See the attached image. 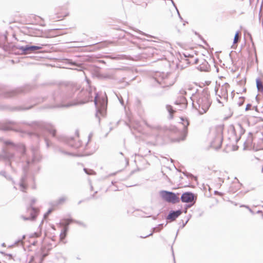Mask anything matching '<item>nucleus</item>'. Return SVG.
Wrapping results in <instances>:
<instances>
[{
	"label": "nucleus",
	"mask_w": 263,
	"mask_h": 263,
	"mask_svg": "<svg viewBox=\"0 0 263 263\" xmlns=\"http://www.w3.org/2000/svg\"><path fill=\"white\" fill-rule=\"evenodd\" d=\"M73 97L72 95H66L62 103L58 105L57 107H70L74 105L79 104H84L89 101H92L93 96H92V92L90 91L82 90L81 91L78 96V99L76 101H69L67 103L66 102L69 99Z\"/></svg>",
	"instance_id": "f257e3e1"
},
{
	"label": "nucleus",
	"mask_w": 263,
	"mask_h": 263,
	"mask_svg": "<svg viewBox=\"0 0 263 263\" xmlns=\"http://www.w3.org/2000/svg\"><path fill=\"white\" fill-rule=\"evenodd\" d=\"M211 104L209 96L206 93L202 92L198 93L195 96L193 101V105L197 109L199 114L203 115L209 109Z\"/></svg>",
	"instance_id": "f03ea898"
},
{
	"label": "nucleus",
	"mask_w": 263,
	"mask_h": 263,
	"mask_svg": "<svg viewBox=\"0 0 263 263\" xmlns=\"http://www.w3.org/2000/svg\"><path fill=\"white\" fill-rule=\"evenodd\" d=\"M154 80L162 87L172 86L175 83L174 76L172 73H158Z\"/></svg>",
	"instance_id": "7ed1b4c3"
},
{
	"label": "nucleus",
	"mask_w": 263,
	"mask_h": 263,
	"mask_svg": "<svg viewBox=\"0 0 263 263\" xmlns=\"http://www.w3.org/2000/svg\"><path fill=\"white\" fill-rule=\"evenodd\" d=\"M187 64H197L198 65L197 68L201 71H208L210 69V65L208 62L203 58H195L191 57L189 59H185Z\"/></svg>",
	"instance_id": "20e7f679"
},
{
	"label": "nucleus",
	"mask_w": 263,
	"mask_h": 263,
	"mask_svg": "<svg viewBox=\"0 0 263 263\" xmlns=\"http://www.w3.org/2000/svg\"><path fill=\"white\" fill-rule=\"evenodd\" d=\"M223 128L221 126H216L213 133L215 136L214 139L211 142V146L215 149L219 148L222 142Z\"/></svg>",
	"instance_id": "39448f33"
},
{
	"label": "nucleus",
	"mask_w": 263,
	"mask_h": 263,
	"mask_svg": "<svg viewBox=\"0 0 263 263\" xmlns=\"http://www.w3.org/2000/svg\"><path fill=\"white\" fill-rule=\"evenodd\" d=\"M160 194L162 198L168 202L176 203L180 201L179 198L173 192L161 191Z\"/></svg>",
	"instance_id": "423d86ee"
},
{
	"label": "nucleus",
	"mask_w": 263,
	"mask_h": 263,
	"mask_svg": "<svg viewBox=\"0 0 263 263\" xmlns=\"http://www.w3.org/2000/svg\"><path fill=\"white\" fill-rule=\"evenodd\" d=\"M36 202V200L33 198L31 199V203L30 207L28 208L27 211L30 213V217H25L23 215L21 216V218L24 220H34L37 215L39 210L38 209L33 208V205Z\"/></svg>",
	"instance_id": "0eeeda50"
},
{
	"label": "nucleus",
	"mask_w": 263,
	"mask_h": 263,
	"mask_svg": "<svg viewBox=\"0 0 263 263\" xmlns=\"http://www.w3.org/2000/svg\"><path fill=\"white\" fill-rule=\"evenodd\" d=\"M230 131L234 135V139L236 142L240 139L241 136L245 132V130L240 124H238L236 127L232 126L230 128Z\"/></svg>",
	"instance_id": "6e6552de"
},
{
	"label": "nucleus",
	"mask_w": 263,
	"mask_h": 263,
	"mask_svg": "<svg viewBox=\"0 0 263 263\" xmlns=\"http://www.w3.org/2000/svg\"><path fill=\"white\" fill-rule=\"evenodd\" d=\"M17 49H20L22 53L21 54H27L33 52L35 50L42 49L41 46H16Z\"/></svg>",
	"instance_id": "1a4fd4ad"
},
{
	"label": "nucleus",
	"mask_w": 263,
	"mask_h": 263,
	"mask_svg": "<svg viewBox=\"0 0 263 263\" xmlns=\"http://www.w3.org/2000/svg\"><path fill=\"white\" fill-rule=\"evenodd\" d=\"M180 121H181V122L180 123H181V124L183 126V128L184 134V135L182 137L177 138V139H175V140H174V141L179 142L180 141H183L185 139V138L186 136V128H187V126L189 125V121L186 118H184L183 117L180 118Z\"/></svg>",
	"instance_id": "9d476101"
},
{
	"label": "nucleus",
	"mask_w": 263,
	"mask_h": 263,
	"mask_svg": "<svg viewBox=\"0 0 263 263\" xmlns=\"http://www.w3.org/2000/svg\"><path fill=\"white\" fill-rule=\"evenodd\" d=\"M194 195L192 193L185 192L181 195V200L183 202H191L194 200Z\"/></svg>",
	"instance_id": "9b49d317"
},
{
	"label": "nucleus",
	"mask_w": 263,
	"mask_h": 263,
	"mask_svg": "<svg viewBox=\"0 0 263 263\" xmlns=\"http://www.w3.org/2000/svg\"><path fill=\"white\" fill-rule=\"evenodd\" d=\"M66 221H67V222H66V226L65 227V228L64 229L63 232H62L61 233V234H60V238H61V240L64 239L65 237H66V232H67V231L68 230L67 226L68 224H69L70 222H76V223H78V224H79L80 225L84 226V224L82 222L73 220H72L71 219H67Z\"/></svg>",
	"instance_id": "f8f14e48"
},
{
	"label": "nucleus",
	"mask_w": 263,
	"mask_h": 263,
	"mask_svg": "<svg viewBox=\"0 0 263 263\" xmlns=\"http://www.w3.org/2000/svg\"><path fill=\"white\" fill-rule=\"evenodd\" d=\"M255 138L259 139L260 141V148H263V124L259 127L258 130L255 135Z\"/></svg>",
	"instance_id": "ddd939ff"
},
{
	"label": "nucleus",
	"mask_w": 263,
	"mask_h": 263,
	"mask_svg": "<svg viewBox=\"0 0 263 263\" xmlns=\"http://www.w3.org/2000/svg\"><path fill=\"white\" fill-rule=\"evenodd\" d=\"M40 128L45 129L49 132L53 136L55 135V130L54 127L49 124H41L39 125Z\"/></svg>",
	"instance_id": "4468645a"
},
{
	"label": "nucleus",
	"mask_w": 263,
	"mask_h": 263,
	"mask_svg": "<svg viewBox=\"0 0 263 263\" xmlns=\"http://www.w3.org/2000/svg\"><path fill=\"white\" fill-rule=\"evenodd\" d=\"M182 213V211L180 210L177 211H171L167 217V219L171 220V221L175 220L177 217H178Z\"/></svg>",
	"instance_id": "2eb2a0df"
},
{
	"label": "nucleus",
	"mask_w": 263,
	"mask_h": 263,
	"mask_svg": "<svg viewBox=\"0 0 263 263\" xmlns=\"http://www.w3.org/2000/svg\"><path fill=\"white\" fill-rule=\"evenodd\" d=\"M32 154V161H39L41 159V157L38 154V149L37 147H32L31 149Z\"/></svg>",
	"instance_id": "dca6fc26"
},
{
	"label": "nucleus",
	"mask_w": 263,
	"mask_h": 263,
	"mask_svg": "<svg viewBox=\"0 0 263 263\" xmlns=\"http://www.w3.org/2000/svg\"><path fill=\"white\" fill-rule=\"evenodd\" d=\"M229 86L228 84H226L222 85L221 87L219 88L220 90L221 91V95H219L220 98H226L228 96V90L227 88Z\"/></svg>",
	"instance_id": "f3484780"
},
{
	"label": "nucleus",
	"mask_w": 263,
	"mask_h": 263,
	"mask_svg": "<svg viewBox=\"0 0 263 263\" xmlns=\"http://www.w3.org/2000/svg\"><path fill=\"white\" fill-rule=\"evenodd\" d=\"M253 143V137L251 133H248V136L246 141L244 142V144L246 147L252 146Z\"/></svg>",
	"instance_id": "a211bd4d"
},
{
	"label": "nucleus",
	"mask_w": 263,
	"mask_h": 263,
	"mask_svg": "<svg viewBox=\"0 0 263 263\" xmlns=\"http://www.w3.org/2000/svg\"><path fill=\"white\" fill-rule=\"evenodd\" d=\"M130 127H133V128L138 130V131H140L141 128V124L139 122V121L137 120H134L130 121Z\"/></svg>",
	"instance_id": "6ab92c4d"
},
{
	"label": "nucleus",
	"mask_w": 263,
	"mask_h": 263,
	"mask_svg": "<svg viewBox=\"0 0 263 263\" xmlns=\"http://www.w3.org/2000/svg\"><path fill=\"white\" fill-rule=\"evenodd\" d=\"M97 98H98V95H96L95 97V99H94V102H95V105L98 108H99L98 104L100 103L101 107L102 108H103L105 106V100L104 99H103L101 100V101H100L99 100H98Z\"/></svg>",
	"instance_id": "aec40b11"
},
{
	"label": "nucleus",
	"mask_w": 263,
	"mask_h": 263,
	"mask_svg": "<svg viewBox=\"0 0 263 263\" xmlns=\"http://www.w3.org/2000/svg\"><path fill=\"white\" fill-rule=\"evenodd\" d=\"M176 104H182L183 107H186L187 103L186 98L184 96H181L180 99L176 101Z\"/></svg>",
	"instance_id": "412c9836"
},
{
	"label": "nucleus",
	"mask_w": 263,
	"mask_h": 263,
	"mask_svg": "<svg viewBox=\"0 0 263 263\" xmlns=\"http://www.w3.org/2000/svg\"><path fill=\"white\" fill-rule=\"evenodd\" d=\"M256 86L257 90L259 91H263V85L260 81V80L259 79H257L256 80Z\"/></svg>",
	"instance_id": "4be33fe9"
},
{
	"label": "nucleus",
	"mask_w": 263,
	"mask_h": 263,
	"mask_svg": "<svg viewBox=\"0 0 263 263\" xmlns=\"http://www.w3.org/2000/svg\"><path fill=\"white\" fill-rule=\"evenodd\" d=\"M73 139H72L70 140V141L69 142V143L68 144L72 147H73V148H77L78 147H79L81 145L80 143H78V144H73Z\"/></svg>",
	"instance_id": "5701e85b"
},
{
	"label": "nucleus",
	"mask_w": 263,
	"mask_h": 263,
	"mask_svg": "<svg viewBox=\"0 0 263 263\" xmlns=\"http://www.w3.org/2000/svg\"><path fill=\"white\" fill-rule=\"evenodd\" d=\"M24 181H25V177H23L21 179V182L20 184L21 190L23 192H25V190L26 189V186L24 184Z\"/></svg>",
	"instance_id": "b1692460"
},
{
	"label": "nucleus",
	"mask_w": 263,
	"mask_h": 263,
	"mask_svg": "<svg viewBox=\"0 0 263 263\" xmlns=\"http://www.w3.org/2000/svg\"><path fill=\"white\" fill-rule=\"evenodd\" d=\"M166 108L167 111L169 112V113L170 114L171 118H172V115H173V112H174V111L171 105H166Z\"/></svg>",
	"instance_id": "393cba45"
},
{
	"label": "nucleus",
	"mask_w": 263,
	"mask_h": 263,
	"mask_svg": "<svg viewBox=\"0 0 263 263\" xmlns=\"http://www.w3.org/2000/svg\"><path fill=\"white\" fill-rule=\"evenodd\" d=\"M0 175L3 176H4V177H5L8 180H11V177L10 176H9V175H7L6 174V172H5V171H1V172H0Z\"/></svg>",
	"instance_id": "a878e982"
},
{
	"label": "nucleus",
	"mask_w": 263,
	"mask_h": 263,
	"mask_svg": "<svg viewBox=\"0 0 263 263\" xmlns=\"http://www.w3.org/2000/svg\"><path fill=\"white\" fill-rule=\"evenodd\" d=\"M66 200H67L66 197H65V196L61 197L59 199V200L58 201V203L61 204V203L64 202Z\"/></svg>",
	"instance_id": "bb28decb"
},
{
	"label": "nucleus",
	"mask_w": 263,
	"mask_h": 263,
	"mask_svg": "<svg viewBox=\"0 0 263 263\" xmlns=\"http://www.w3.org/2000/svg\"><path fill=\"white\" fill-rule=\"evenodd\" d=\"M163 228V224H160L158 227L153 228L154 232H159Z\"/></svg>",
	"instance_id": "cd10ccee"
},
{
	"label": "nucleus",
	"mask_w": 263,
	"mask_h": 263,
	"mask_svg": "<svg viewBox=\"0 0 263 263\" xmlns=\"http://www.w3.org/2000/svg\"><path fill=\"white\" fill-rule=\"evenodd\" d=\"M5 157L7 159H8L9 160H11L14 157V155L13 154L7 152L5 154Z\"/></svg>",
	"instance_id": "c85d7f7f"
},
{
	"label": "nucleus",
	"mask_w": 263,
	"mask_h": 263,
	"mask_svg": "<svg viewBox=\"0 0 263 263\" xmlns=\"http://www.w3.org/2000/svg\"><path fill=\"white\" fill-rule=\"evenodd\" d=\"M238 35H239V32L237 31L235 34L234 40H233V43L236 44L238 42Z\"/></svg>",
	"instance_id": "c756f323"
},
{
	"label": "nucleus",
	"mask_w": 263,
	"mask_h": 263,
	"mask_svg": "<svg viewBox=\"0 0 263 263\" xmlns=\"http://www.w3.org/2000/svg\"><path fill=\"white\" fill-rule=\"evenodd\" d=\"M84 171L88 175H93L95 174V172L92 170H87L86 168H84Z\"/></svg>",
	"instance_id": "7c9ffc66"
},
{
	"label": "nucleus",
	"mask_w": 263,
	"mask_h": 263,
	"mask_svg": "<svg viewBox=\"0 0 263 263\" xmlns=\"http://www.w3.org/2000/svg\"><path fill=\"white\" fill-rule=\"evenodd\" d=\"M152 50H153V49L151 48H146V49H145V50H144V53H145L146 54H148V55L149 54H152V53L151 52Z\"/></svg>",
	"instance_id": "2f4dec72"
},
{
	"label": "nucleus",
	"mask_w": 263,
	"mask_h": 263,
	"mask_svg": "<svg viewBox=\"0 0 263 263\" xmlns=\"http://www.w3.org/2000/svg\"><path fill=\"white\" fill-rule=\"evenodd\" d=\"M19 149H20V151L22 152L23 155L25 154V146L24 145H23V144L19 146Z\"/></svg>",
	"instance_id": "473e14b6"
},
{
	"label": "nucleus",
	"mask_w": 263,
	"mask_h": 263,
	"mask_svg": "<svg viewBox=\"0 0 263 263\" xmlns=\"http://www.w3.org/2000/svg\"><path fill=\"white\" fill-rule=\"evenodd\" d=\"M186 91L184 89H181L179 91V94L181 96H184V95L186 94Z\"/></svg>",
	"instance_id": "72a5a7b5"
},
{
	"label": "nucleus",
	"mask_w": 263,
	"mask_h": 263,
	"mask_svg": "<svg viewBox=\"0 0 263 263\" xmlns=\"http://www.w3.org/2000/svg\"><path fill=\"white\" fill-rule=\"evenodd\" d=\"M111 59L114 60H120L122 59V55H118L115 57L110 56V57Z\"/></svg>",
	"instance_id": "f704fd0d"
},
{
	"label": "nucleus",
	"mask_w": 263,
	"mask_h": 263,
	"mask_svg": "<svg viewBox=\"0 0 263 263\" xmlns=\"http://www.w3.org/2000/svg\"><path fill=\"white\" fill-rule=\"evenodd\" d=\"M52 211V210L51 209H49L48 211L44 215V219H46L48 217L49 214L51 213Z\"/></svg>",
	"instance_id": "c9c22d12"
},
{
	"label": "nucleus",
	"mask_w": 263,
	"mask_h": 263,
	"mask_svg": "<svg viewBox=\"0 0 263 263\" xmlns=\"http://www.w3.org/2000/svg\"><path fill=\"white\" fill-rule=\"evenodd\" d=\"M252 106L251 104H248L246 106V110H249L251 108V107Z\"/></svg>",
	"instance_id": "e433bc0d"
},
{
	"label": "nucleus",
	"mask_w": 263,
	"mask_h": 263,
	"mask_svg": "<svg viewBox=\"0 0 263 263\" xmlns=\"http://www.w3.org/2000/svg\"><path fill=\"white\" fill-rule=\"evenodd\" d=\"M44 139L46 142L47 147H49V142L47 140V139L45 137H44Z\"/></svg>",
	"instance_id": "4c0bfd02"
},
{
	"label": "nucleus",
	"mask_w": 263,
	"mask_h": 263,
	"mask_svg": "<svg viewBox=\"0 0 263 263\" xmlns=\"http://www.w3.org/2000/svg\"><path fill=\"white\" fill-rule=\"evenodd\" d=\"M240 101L238 103L239 106H241L243 104L242 99H240Z\"/></svg>",
	"instance_id": "58836bf2"
},
{
	"label": "nucleus",
	"mask_w": 263,
	"mask_h": 263,
	"mask_svg": "<svg viewBox=\"0 0 263 263\" xmlns=\"http://www.w3.org/2000/svg\"><path fill=\"white\" fill-rule=\"evenodd\" d=\"M5 144H6V145H8V144H12L11 142H10V141H5Z\"/></svg>",
	"instance_id": "ea45409f"
},
{
	"label": "nucleus",
	"mask_w": 263,
	"mask_h": 263,
	"mask_svg": "<svg viewBox=\"0 0 263 263\" xmlns=\"http://www.w3.org/2000/svg\"><path fill=\"white\" fill-rule=\"evenodd\" d=\"M152 235V233H150L149 234L147 235H146V236H141V238H146L148 236H151Z\"/></svg>",
	"instance_id": "a19ab883"
},
{
	"label": "nucleus",
	"mask_w": 263,
	"mask_h": 263,
	"mask_svg": "<svg viewBox=\"0 0 263 263\" xmlns=\"http://www.w3.org/2000/svg\"><path fill=\"white\" fill-rule=\"evenodd\" d=\"M61 153H63V154H67V155H71L70 153H67V152H65L64 151H61Z\"/></svg>",
	"instance_id": "79ce46f5"
},
{
	"label": "nucleus",
	"mask_w": 263,
	"mask_h": 263,
	"mask_svg": "<svg viewBox=\"0 0 263 263\" xmlns=\"http://www.w3.org/2000/svg\"><path fill=\"white\" fill-rule=\"evenodd\" d=\"M214 193H215V194H216V195H221V194L218 191H215Z\"/></svg>",
	"instance_id": "37998d69"
},
{
	"label": "nucleus",
	"mask_w": 263,
	"mask_h": 263,
	"mask_svg": "<svg viewBox=\"0 0 263 263\" xmlns=\"http://www.w3.org/2000/svg\"><path fill=\"white\" fill-rule=\"evenodd\" d=\"M72 64L74 65H77V66H78L79 67H81V64H77L75 63H72Z\"/></svg>",
	"instance_id": "c03bdc74"
},
{
	"label": "nucleus",
	"mask_w": 263,
	"mask_h": 263,
	"mask_svg": "<svg viewBox=\"0 0 263 263\" xmlns=\"http://www.w3.org/2000/svg\"><path fill=\"white\" fill-rule=\"evenodd\" d=\"M241 206H244L245 208H246L247 209L249 210V209H250L248 206L247 205H241Z\"/></svg>",
	"instance_id": "a18cd8bd"
},
{
	"label": "nucleus",
	"mask_w": 263,
	"mask_h": 263,
	"mask_svg": "<svg viewBox=\"0 0 263 263\" xmlns=\"http://www.w3.org/2000/svg\"><path fill=\"white\" fill-rule=\"evenodd\" d=\"M249 211H250L252 214H254L253 211L251 209H249Z\"/></svg>",
	"instance_id": "49530a36"
},
{
	"label": "nucleus",
	"mask_w": 263,
	"mask_h": 263,
	"mask_svg": "<svg viewBox=\"0 0 263 263\" xmlns=\"http://www.w3.org/2000/svg\"><path fill=\"white\" fill-rule=\"evenodd\" d=\"M27 162L28 164L30 163V160H29V159H27Z\"/></svg>",
	"instance_id": "de8ad7c7"
},
{
	"label": "nucleus",
	"mask_w": 263,
	"mask_h": 263,
	"mask_svg": "<svg viewBox=\"0 0 263 263\" xmlns=\"http://www.w3.org/2000/svg\"><path fill=\"white\" fill-rule=\"evenodd\" d=\"M2 246L3 247H5V246H6V245H5V243H3L2 244Z\"/></svg>",
	"instance_id": "09e8293b"
},
{
	"label": "nucleus",
	"mask_w": 263,
	"mask_h": 263,
	"mask_svg": "<svg viewBox=\"0 0 263 263\" xmlns=\"http://www.w3.org/2000/svg\"><path fill=\"white\" fill-rule=\"evenodd\" d=\"M261 212H261V211H258L257 213H261Z\"/></svg>",
	"instance_id": "8fccbe9b"
},
{
	"label": "nucleus",
	"mask_w": 263,
	"mask_h": 263,
	"mask_svg": "<svg viewBox=\"0 0 263 263\" xmlns=\"http://www.w3.org/2000/svg\"><path fill=\"white\" fill-rule=\"evenodd\" d=\"M145 122V124L147 125V126H148V125L146 123V122L145 121H144Z\"/></svg>",
	"instance_id": "3c124183"
},
{
	"label": "nucleus",
	"mask_w": 263,
	"mask_h": 263,
	"mask_svg": "<svg viewBox=\"0 0 263 263\" xmlns=\"http://www.w3.org/2000/svg\"><path fill=\"white\" fill-rule=\"evenodd\" d=\"M81 203V201H80L79 202H78V204H80Z\"/></svg>",
	"instance_id": "603ef678"
},
{
	"label": "nucleus",
	"mask_w": 263,
	"mask_h": 263,
	"mask_svg": "<svg viewBox=\"0 0 263 263\" xmlns=\"http://www.w3.org/2000/svg\"><path fill=\"white\" fill-rule=\"evenodd\" d=\"M219 89L218 88V89H217V92H219Z\"/></svg>",
	"instance_id": "864d4df0"
},
{
	"label": "nucleus",
	"mask_w": 263,
	"mask_h": 263,
	"mask_svg": "<svg viewBox=\"0 0 263 263\" xmlns=\"http://www.w3.org/2000/svg\"><path fill=\"white\" fill-rule=\"evenodd\" d=\"M140 33L143 34V33H142L141 31H139Z\"/></svg>",
	"instance_id": "5fc2aeb1"
},
{
	"label": "nucleus",
	"mask_w": 263,
	"mask_h": 263,
	"mask_svg": "<svg viewBox=\"0 0 263 263\" xmlns=\"http://www.w3.org/2000/svg\"><path fill=\"white\" fill-rule=\"evenodd\" d=\"M178 14H179V15H180L179 12L178 11ZM180 17L181 18V17Z\"/></svg>",
	"instance_id": "6e6d98bb"
},
{
	"label": "nucleus",
	"mask_w": 263,
	"mask_h": 263,
	"mask_svg": "<svg viewBox=\"0 0 263 263\" xmlns=\"http://www.w3.org/2000/svg\"><path fill=\"white\" fill-rule=\"evenodd\" d=\"M25 238V236H23V239H24Z\"/></svg>",
	"instance_id": "4d7b16f0"
},
{
	"label": "nucleus",
	"mask_w": 263,
	"mask_h": 263,
	"mask_svg": "<svg viewBox=\"0 0 263 263\" xmlns=\"http://www.w3.org/2000/svg\"><path fill=\"white\" fill-rule=\"evenodd\" d=\"M262 171H263V167H262Z\"/></svg>",
	"instance_id": "13d9d810"
}]
</instances>
